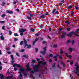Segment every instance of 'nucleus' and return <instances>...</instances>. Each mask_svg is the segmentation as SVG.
Here are the masks:
<instances>
[{"instance_id": "obj_44", "label": "nucleus", "mask_w": 79, "mask_h": 79, "mask_svg": "<svg viewBox=\"0 0 79 79\" xmlns=\"http://www.w3.org/2000/svg\"><path fill=\"white\" fill-rule=\"evenodd\" d=\"M67 30L68 31H71V29L69 28H67Z\"/></svg>"}, {"instance_id": "obj_17", "label": "nucleus", "mask_w": 79, "mask_h": 79, "mask_svg": "<svg viewBox=\"0 0 79 79\" xmlns=\"http://www.w3.org/2000/svg\"><path fill=\"white\" fill-rule=\"evenodd\" d=\"M31 74H30V75H31V77H32L33 79H35V77H34V75H33L32 74L33 73H31Z\"/></svg>"}, {"instance_id": "obj_46", "label": "nucleus", "mask_w": 79, "mask_h": 79, "mask_svg": "<svg viewBox=\"0 0 79 79\" xmlns=\"http://www.w3.org/2000/svg\"><path fill=\"white\" fill-rule=\"evenodd\" d=\"M49 56H50V57H53V55L52 54H50L49 55Z\"/></svg>"}, {"instance_id": "obj_25", "label": "nucleus", "mask_w": 79, "mask_h": 79, "mask_svg": "<svg viewBox=\"0 0 79 79\" xmlns=\"http://www.w3.org/2000/svg\"><path fill=\"white\" fill-rule=\"evenodd\" d=\"M65 24H66V23H67L68 24H70V22H69L68 21H67H67H65Z\"/></svg>"}, {"instance_id": "obj_37", "label": "nucleus", "mask_w": 79, "mask_h": 79, "mask_svg": "<svg viewBox=\"0 0 79 79\" xmlns=\"http://www.w3.org/2000/svg\"><path fill=\"white\" fill-rule=\"evenodd\" d=\"M9 35H11L12 34V32L11 31H9Z\"/></svg>"}, {"instance_id": "obj_31", "label": "nucleus", "mask_w": 79, "mask_h": 79, "mask_svg": "<svg viewBox=\"0 0 79 79\" xmlns=\"http://www.w3.org/2000/svg\"><path fill=\"white\" fill-rule=\"evenodd\" d=\"M69 62H71L70 63V64H71V65H73V62L72 60H70Z\"/></svg>"}, {"instance_id": "obj_53", "label": "nucleus", "mask_w": 79, "mask_h": 79, "mask_svg": "<svg viewBox=\"0 0 79 79\" xmlns=\"http://www.w3.org/2000/svg\"><path fill=\"white\" fill-rule=\"evenodd\" d=\"M16 55H17V56H18V57H19V54H18V53H16Z\"/></svg>"}, {"instance_id": "obj_41", "label": "nucleus", "mask_w": 79, "mask_h": 79, "mask_svg": "<svg viewBox=\"0 0 79 79\" xmlns=\"http://www.w3.org/2000/svg\"><path fill=\"white\" fill-rule=\"evenodd\" d=\"M61 64H63V66H64V67H65V64H64V63L63 62H61Z\"/></svg>"}, {"instance_id": "obj_3", "label": "nucleus", "mask_w": 79, "mask_h": 79, "mask_svg": "<svg viewBox=\"0 0 79 79\" xmlns=\"http://www.w3.org/2000/svg\"><path fill=\"white\" fill-rule=\"evenodd\" d=\"M26 29L24 28L20 29L19 30V33H20V35L21 36H23V35L24 34L23 32H26Z\"/></svg>"}, {"instance_id": "obj_21", "label": "nucleus", "mask_w": 79, "mask_h": 79, "mask_svg": "<svg viewBox=\"0 0 79 79\" xmlns=\"http://www.w3.org/2000/svg\"><path fill=\"white\" fill-rule=\"evenodd\" d=\"M30 30L32 31V32H34V31H35V30L33 28H31L30 29Z\"/></svg>"}, {"instance_id": "obj_15", "label": "nucleus", "mask_w": 79, "mask_h": 79, "mask_svg": "<svg viewBox=\"0 0 79 79\" xmlns=\"http://www.w3.org/2000/svg\"><path fill=\"white\" fill-rule=\"evenodd\" d=\"M7 13H9V14H13V11L11 10H7Z\"/></svg>"}, {"instance_id": "obj_24", "label": "nucleus", "mask_w": 79, "mask_h": 79, "mask_svg": "<svg viewBox=\"0 0 79 79\" xmlns=\"http://www.w3.org/2000/svg\"><path fill=\"white\" fill-rule=\"evenodd\" d=\"M53 58H55V61H57V60H58V59H57V57L56 56H54L53 57Z\"/></svg>"}, {"instance_id": "obj_12", "label": "nucleus", "mask_w": 79, "mask_h": 79, "mask_svg": "<svg viewBox=\"0 0 79 79\" xmlns=\"http://www.w3.org/2000/svg\"><path fill=\"white\" fill-rule=\"evenodd\" d=\"M40 63H41V64H42L43 65H44V66L46 65V64H47V63L46 62H43L42 61H40Z\"/></svg>"}, {"instance_id": "obj_32", "label": "nucleus", "mask_w": 79, "mask_h": 79, "mask_svg": "<svg viewBox=\"0 0 79 79\" xmlns=\"http://www.w3.org/2000/svg\"><path fill=\"white\" fill-rule=\"evenodd\" d=\"M14 35L15 36V37H16V36H19V35L17 33H14Z\"/></svg>"}, {"instance_id": "obj_33", "label": "nucleus", "mask_w": 79, "mask_h": 79, "mask_svg": "<svg viewBox=\"0 0 79 79\" xmlns=\"http://www.w3.org/2000/svg\"><path fill=\"white\" fill-rule=\"evenodd\" d=\"M5 3L4 2H3L2 3L1 5L2 6H3L4 5H5Z\"/></svg>"}, {"instance_id": "obj_64", "label": "nucleus", "mask_w": 79, "mask_h": 79, "mask_svg": "<svg viewBox=\"0 0 79 79\" xmlns=\"http://www.w3.org/2000/svg\"><path fill=\"white\" fill-rule=\"evenodd\" d=\"M64 0H63L62 1H61L62 3H64Z\"/></svg>"}, {"instance_id": "obj_42", "label": "nucleus", "mask_w": 79, "mask_h": 79, "mask_svg": "<svg viewBox=\"0 0 79 79\" xmlns=\"http://www.w3.org/2000/svg\"><path fill=\"white\" fill-rule=\"evenodd\" d=\"M71 16H74V12H73L72 13H71Z\"/></svg>"}, {"instance_id": "obj_39", "label": "nucleus", "mask_w": 79, "mask_h": 79, "mask_svg": "<svg viewBox=\"0 0 79 79\" xmlns=\"http://www.w3.org/2000/svg\"><path fill=\"white\" fill-rule=\"evenodd\" d=\"M57 68H59L60 69H62V68L61 67H60V64H58L57 66Z\"/></svg>"}, {"instance_id": "obj_55", "label": "nucleus", "mask_w": 79, "mask_h": 79, "mask_svg": "<svg viewBox=\"0 0 79 79\" xmlns=\"http://www.w3.org/2000/svg\"><path fill=\"white\" fill-rule=\"evenodd\" d=\"M5 14H3L2 15L1 17H2V18H3V17H5Z\"/></svg>"}, {"instance_id": "obj_29", "label": "nucleus", "mask_w": 79, "mask_h": 79, "mask_svg": "<svg viewBox=\"0 0 79 79\" xmlns=\"http://www.w3.org/2000/svg\"><path fill=\"white\" fill-rule=\"evenodd\" d=\"M27 19H28V20H29V21H30V20H31V17L29 16H27Z\"/></svg>"}, {"instance_id": "obj_14", "label": "nucleus", "mask_w": 79, "mask_h": 79, "mask_svg": "<svg viewBox=\"0 0 79 79\" xmlns=\"http://www.w3.org/2000/svg\"><path fill=\"white\" fill-rule=\"evenodd\" d=\"M40 18L41 19H44V18H45V16L44 14H42L40 16Z\"/></svg>"}, {"instance_id": "obj_16", "label": "nucleus", "mask_w": 79, "mask_h": 79, "mask_svg": "<svg viewBox=\"0 0 79 79\" xmlns=\"http://www.w3.org/2000/svg\"><path fill=\"white\" fill-rule=\"evenodd\" d=\"M23 57L25 58H29V56L28 55H24L23 56Z\"/></svg>"}, {"instance_id": "obj_54", "label": "nucleus", "mask_w": 79, "mask_h": 79, "mask_svg": "<svg viewBox=\"0 0 79 79\" xmlns=\"http://www.w3.org/2000/svg\"><path fill=\"white\" fill-rule=\"evenodd\" d=\"M0 23H5V21H0Z\"/></svg>"}, {"instance_id": "obj_50", "label": "nucleus", "mask_w": 79, "mask_h": 79, "mask_svg": "<svg viewBox=\"0 0 79 79\" xmlns=\"http://www.w3.org/2000/svg\"><path fill=\"white\" fill-rule=\"evenodd\" d=\"M57 47V44H54L53 46V47H55V48H56Z\"/></svg>"}, {"instance_id": "obj_58", "label": "nucleus", "mask_w": 79, "mask_h": 79, "mask_svg": "<svg viewBox=\"0 0 79 79\" xmlns=\"http://www.w3.org/2000/svg\"><path fill=\"white\" fill-rule=\"evenodd\" d=\"M14 71H17V69L16 68H14Z\"/></svg>"}, {"instance_id": "obj_23", "label": "nucleus", "mask_w": 79, "mask_h": 79, "mask_svg": "<svg viewBox=\"0 0 79 79\" xmlns=\"http://www.w3.org/2000/svg\"><path fill=\"white\" fill-rule=\"evenodd\" d=\"M69 50L70 51V52H73V48H69Z\"/></svg>"}, {"instance_id": "obj_51", "label": "nucleus", "mask_w": 79, "mask_h": 79, "mask_svg": "<svg viewBox=\"0 0 79 79\" xmlns=\"http://www.w3.org/2000/svg\"><path fill=\"white\" fill-rule=\"evenodd\" d=\"M35 36H37V37L39 36V34H38V33H36L35 34Z\"/></svg>"}, {"instance_id": "obj_60", "label": "nucleus", "mask_w": 79, "mask_h": 79, "mask_svg": "<svg viewBox=\"0 0 79 79\" xmlns=\"http://www.w3.org/2000/svg\"><path fill=\"white\" fill-rule=\"evenodd\" d=\"M52 59H50L49 60V63H50V62H52Z\"/></svg>"}, {"instance_id": "obj_1", "label": "nucleus", "mask_w": 79, "mask_h": 79, "mask_svg": "<svg viewBox=\"0 0 79 79\" xmlns=\"http://www.w3.org/2000/svg\"><path fill=\"white\" fill-rule=\"evenodd\" d=\"M40 61L39 62L38 64V65H35L33 66V70H31V74H34V73H36L37 72H40V70H39V68L40 67Z\"/></svg>"}, {"instance_id": "obj_28", "label": "nucleus", "mask_w": 79, "mask_h": 79, "mask_svg": "<svg viewBox=\"0 0 79 79\" xmlns=\"http://www.w3.org/2000/svg\"><path fill=\"white\" fill-rule=\"evenodd\" d=\"M60 50V54H63V49H61Z\"/></svg>"}, {"instance_id": "obj_34", "label": "nucleus", "mask_w": 79, "mask_h": 79, "mask_svg": "<svg viewBox=\"0 0 79 79\" xmlns=\"http://www.w3.org/2000/svg\"><path fill=\"white\" fill-rule=\"evenodd\" d=\"M75 32V34H77L78 32H79V29H78Z\"/></svg>"}, {"instance_id": "obj_4", "label": "nucleus", "mask_w": 79, "mask_h": 79, "mask_svg": "<svg viewBox=\"0 0 79 79\" xmlns=\"http://www.w3.org/2000/svg\"><path fill=\"white\" fill-rule=\"evenodd\" d=\"M25 66L27 68V69H25V71H29L31 70V69L29 66V63H28Z\"/></svg>"}, {"instance_id": "obj_27", "label": "nucleus", "mask_w": 79, "mask_h": 79, "mask_svg": "<svg viewBox=\"0 0 79 79\" xmlns=\"http://www.w3.org/2000/svg\"><path fill=\"white\" fill-rule=\"evenodd\" d=\"M74 7L77 10H79V7H76V6H75Z\"/></svg>"}, {"instance_id": "obj_56", "label": "nucleus", "mask_w": 79, "mask_h": 79, "mask_svg": "<svg viewBox=\"0 0 79 79\" xmlns=\"http://www.w3.org/2000/svg\"><path fill=\"white\" fill-rule=\"evenodd\" d=\"M74 40H73V41H72V44H74Z\"/></svg>"}, {"instance_id": "obj_7", "label": "nucleus", "mask_w": 79, "mask_h": 79, "mask_svg": "<svg viewBox=\"0 0 79 79\" xmlns=\"http://www.w3.org/2000/svg\"><path fill=\"white\" fill-rule=\"evenodd\" d=\"M72 34H76V33L75 32H74L73 31H72L69 34H67L66 35L68 37H71V36L72 35Z\"/></svg>"}, {"instance_id": "obj_52", "label": "nucleus", "mask_w": 79, "mask_h": 79, "mask_svg": "<svg viewBox=\"0 0 79 79\" xmlns=\"http://www.w3.org/2000/svg\"><path fill=\"white\" fill-rule=\"evenodd\" d=\"M7 53L8 54L10 55V54H11V52L8 51V52H7Z\"/></svg>"}, {"instance_id": "obj_13", "label": "nucleus", "mask_w": 79, "mask_h": 79, "mask_svg": "<svg viewBox=\"0 0 79 79\" xmlns=\"http://www.w3.org/2000/svg\"><path fill=\"white\" fill-rule=\"evenodd\" d=\"M13 76H9L6 77V79H13Z\"/></svg>"}, {"instance_id": "obj_8", "label": "nucleus", "mask_w": 79, "mask_h": 79, "mask_svg": "<svg viewBox=\"0 0 79 79\" xmlns=\"http://www.w3.org/2000/svg\"><path fill=\"white\" fill-rule=\"evenodd\" d=\"M75 66H77L76 68H75L76 71L77 70V69H79V64H78V63H77V62H76Z\"/></svg>"}, {"instance_id": "obj_2", "label": "nucleus", "mask_w": 79, "mask_h": 79, "mask_svg": "<svg viewBox=\"0 0 79 79\" xmlns=\"http://www.w3.org/2000/svg\"><path fill=\"white\" fill-rule=\"evenodd\" d=\"M24 42V48H26L27 47V48L28 49L30 48L31 47V44L28 45L27 44V41L25 39H23Z\"/></svg>"}, {"instance_id": "obj_9", "label": "nucleus", "mask_w": 79, "mask_h": 79, "mask_svg": "<svg viewBox=\"0 0 79 79\" xmlns=\"http://www.w3.org/2000/svg\"><path fill=\"white\" fill-rule=\"evenodd\" d=\"M66 32L63 33V34L61 35L60 38H61L62 39H63V38H65V35H66Z\"/></svg>"}, {"instance_id": "obj_26", "label": "nucleus", "mask_w": 79, "mask_h": 79, "mask_svg": "<svg viewBox=\"0 0 79 79\" xmlns=\"http://www.w3.org/2000/svg\"><path fill=\"white\" fill-rule=\"evenodd\" d=\"M10 56L11 57L12 60V61H13L14 60V58H13V55H11Z\"/></svg>"}, {"instance_id": "obj_62", "label": "nucleus", "mask_w": 79, "mask_h": 79, "mask_svg": "<svg viewBox=\"0 0 79 79\" xmlns=\"http://www.w3.org/2000/svg\"><path fill=\"white\" fill-rule=\"evenodd\" d=\"M10 62H11V63H12V64H13L14 63V62H15V61H14L13 60H12V61H10Z\"/></svg>"}, {"instance_id": "obj_36", "label": "nucleus", "mask_w": 79, "mask_h": 79, "mask_svg": "<svg viewBox=\"0 0 79 79\" xmlns=\"http://www.w3.org/2000/svg\"><path fill=\"white\" fill-rule=\"evenodd\" d=\"M53 64L52 65V67L53 68H55V65L56 64V63L55 62H54L53 63Z\"/></svg>"}, {"instance_id": "obj_22", "label": "nucleus", "mask_w": 79, "mask_h": 79, "mask_svg": "<svg viewBox=\"0 0 79 79\" xmlns=\"http://www.w3.org/2000/svg\"><path fill=\"white\" fill-rule=\"evenodd\" d=\"M49 15L48 12H46V13L45 14H44V15L45 16H45H47V15Z\"/></svg>"}, {"instance_id": "obj_35", "label": "nucleus", "mask_w": 79, "mask_h": 79, "mask_svg": "<svg viewBox=\"0 0 79 79\" xmlns=\"http://www.w3.org/2000/svg\"><path fill=\"white\" fill-rule=\"evenodd\" d=\"M23 41H21L20 43V45H23Z\"/></svg>"}, {"instance_id": "obj_19", "label": "nucleus", "mask_w": 79, "mask_h": 79, "mask_svg": "<svg viewBox=\"0 0 79 79\" xmlns=\"http://www.w3.org/2000/svg\"><path fill=\"white\" fill-rule=\"evenodd\" d=\"M56 11V9H54L52 11V13L53 15H54L55 14V12Z\"/></svg>"}, {"instance_id": "obj_30", "label": "nucleus", "mask_w": 79, "mask_h": 79, "mask_svg": "<svg viewBox=\"0 0 79 79\" xmlns=\"http://www.w3.org/2000/svg\"><path fill=\"white\" fill-rule=\"evenodd\" d=\"M68 8H70V9H72L73 8V6H68Z\"/></svg>"}, {"instance_id": "obj_5", "label": "nucleus", "mask_w": 79, "mask_h": 79, "mask_svg": "<svg viewBox=\"0 0 79 79\" xmlns=\"http://www.w3.org/2000/svg\"><path fill=\"white\" fill-rule=\"evenodd\" d=\"M47 46H45V47L43 48V49H44V51H42L40 52V53L42 55H45V52L47 51Z\"/></svg>"}, {"instance_id": "obj_40", "label": "nucleus", "mask_w": 79, "mask_h": 79, "mask_svg": "<svg viewBox=\"0 0 79 79\" xmlns=\"http://www.w3.org/2000/svg\"><path fill=\"white\" fill-rule=\"evenodd\" d=\"M39 50V49H38V48H35V52L36 53V52H37Z\"/></svg>"}, {"instance_id": "obj_45", "label": "nucleus", "mask_w": 79, "mask_h": 79, "mask_svg": "<svg viewBox=\"0 0 79 79\" xmlns=\"http://www.w3.org/2000/svg\"><path fill=\"white\" fill-rule=\"evenodd\" d=\"M24 52V49H22L20 50V52L21 53H23V52Z\"/></svg>"}, {"instance_id": "obj_20", "label": "nucleus", "mask_w": 79, "mask_h": 79, "mask_svg": "<svg viewBox=\"0 0 79 79\" xmlns=\"http://www.w3.org/2000/svg\"><path fill=\"white\" fill-rule=\"evenodd\" d=\"M42 43L43 44H47V42L45 41H43Z\"/></svg>"}, {"instance_id": "obj_47", "label": "nucleus", "mask_w": 79, "mask_h": 79, "mask_svg": "<svg viewBox=\"0 0 79 79\" xmlns=\"http://www.w3.org/2000/svg\"><path fill=\"white\" fill-rule=\"evenodd\" d=\"M68 58H71L72 57V56L71 55H68L67 56Z\"/></svg>"}, {"instance_id": "obj_6", "label": "nucleus", "mask_w": 79, "mask_h": 79, "mask_svg": "<svg viewBox=\"0 0 79 79\" xmlns=\"http://www.w3.org/2000/svg\"><path fill=\"white\" fill-rule=\"evenodd\" d=\"M20 71L22 72V73L23 74L24 76H27V73L25 72V70L23 69H20Z\"/></svg>"}, {"instance_id": "obj_38", "label": "nucleus", "mask_w": 79, "mask_h": 79, "mask_svg": "<svg viewBox=\"0 0 79 79\" xmlns=\"http://www.w3.org/2000/svg\"><path fill=\"white\" fill-rule=\"evenodd\" d=\"M31 61H32V63H35V60H31Z\"/></svg>"}, {"instance_id": "obj_10", "label": "nucleus", "mask_w": 79, "mask_h": 79, "mask_svg": "<svg viewBox=\"0 0 79 79\" xmlns=\"http://www.w3.org/2000/svg\"><path fill=\"white\" fill-rule=\"evenodd\" d=\"M17 68H20V71H21L20 69H23L22 68H23V67L21 66V65L19 64H17Z\"/></svg>"}, {"instance_id": "obj_43", "label": "nucleus", "mask_w": 79, "mask_h": 79, "mask_svg": "<svg viewBox=\"0 0 79 79\" xmlns=\"http://www.w3.org/2000/svg\"><path fill=\"white\" fill-rule=\"evenodd\" d=\"M17 64H13V67H15V66H17Z\"/></svg>"}, {"instance_id": "obj_49", "label": "nucleus", "mask_w": 79, "mask_h": 79, "mask_svg": "<svg viewBox=\"0 0 79 79\" xmlns=\"http://www.w3.org/2000/svg\"><path fill=\"white\" fill-rule=\"evenodd\" d=\"M67 42L68 44H69V43H71V41H70V40H68L67 41Z\"/></svg>"}, {"instance_id": "obj_61", "label": "nucleus", "mask_w": 79, "mask_h": 79, "mask_svg": "<svg viewBox=\"0 0 79 79\" xmlns=\"http://www.w3.org/2000/svg\"><path fill=\"white\" fill-rule=\"evenodd\" d=\"M62 30V28H59V31H61Z\"/></svg>"}, {"instance_id": "obj_59", "label": "nucleus", "mask_w": 79, "mask_h": 79, "mask_svg": "<svg viewBox=\"0 0 79 79\" xmlns=\"http://www.w3.org/2000/svg\"><path fill=\"white\" fill-rule=\"evenodd\" d=\"M2 29H3V30H4V29H5V26H3L2 27Z\"/></svg>"}, {"instance_id": "obj_63", "label": "nucleus", "mask_w": 79, "mask_h": 79, "mask_svg": "<svg viewBox=\"0 0 79 79\" xmlns=\"http://www.w3.org/2000/svg\"><path fill=\"white\" fill-rule=\"evenodd\" d=\"M14 40L15 41H17V40H18V39L16 38H15L14 39Z\"/></svg>"}, {"instance_id": "obj_18", "label": "nucleus", "mask_w": 79, "mask_h": 79, "mask_svg": "<svg viewBox=\"0 0 79 79\" xmlns=\"http://www.w3.org/2000/svg\"><path fill=\"white\" fill-rule=\"evenodd\" d=\"M22 77H23V75H22V73H21L19 75V78L20 79H21L22 78Z\"/></svg>"}, {"instance_id": "obj_48", "label": "nucleus", "mask_w": 79, "mask_h": 79, "mask_svg": "<svg viewBox=\"0 0 79 79\" xmlns=\"http://www.w3.org/2000/svg\"><path fill=\"white\" fill-rule=\"evenodd\" d=\"M29 14V15L30 16H31V17H32L33 16V15H32V14L30 13V14Z\"/></svg>"}, {"instance_id": "obj_11", "label": "nucleus", "mask_w": 79, "mask_h": 79, "mask_svg": "<svg viewBox=\"0 0 79 79\" xmlns=\"http://www.w3.org/2000/svg\"><path fill=\"white\" fill-rule=\"evenodd\" d=\"M0 35H1L0 37L1 40H4V37L3 36V34L0 33Z\"/></svg>"}, {"instance_id": "obj_57", "label": "nucleus", "mask_w": 79, "mask_h": 79, "mask_svg": "<svg viewBox=\"0 0 79 79\" xmlns=\"http://www.w3.org/2000/svg\"><path fill=\"white\" fill-rule=\"evenodd\" d=\"M39 40V39L36 38V39L35 40V42H37V40Z\"/></svg>"}]
</instances>
